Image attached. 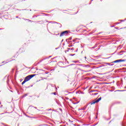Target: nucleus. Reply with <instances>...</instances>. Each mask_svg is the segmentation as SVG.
<instances>
[{
  "mask_svg": "<svg viewBox=\"0 0 126 126\" xmlns=\"http://www.w3.org/2000/svg\"><path fill=\"white\" fill-rule=\"evenodd\" d=\"M67 33H68V32L67 31L63 32L61 33L60 36L62 37V36H64V35H66Z\"/></svg>",
  "mask_w": 126,
  "mask_h": 126,
  "instance_id": "7ed1b4c3",
  "label": "nucleus"
},
{
  "mask_svg": "<svg viewBox=\"0 0 126 126\" xmlns=\"http://www.w3.org/2000/svg\"><path fill=\"white\" fill-rule=\"evenodd\" d=\"M121 62H125V60H122V59H120V60H116V61H115L113 62V63H121Z\"/></svg>",
  "mask_w": 126,
  "mask_h": 126,
  "instance_id": "20e7f679",
  "label": "nucleus"
},
{
  "mask_svg": "<svg viewBox=\"0 0 126 126\" xmlns=\"http://www.w3.org/2000/svg\"><path fill=\"white\" fill-rule=\"evenodd\" d=\"M34 76H35V74H33V75H30L28 76H27L24 81L22 82V85H23V84H24L25 83V82H27V81H29V80H30L31 79V78L34 77Z\"/></svg>",
  "mask_w": 126,
  "mask_h": 126,
  "instance_id": "f257e3e1",
  "label": "nucleus"
},
{
  "mask_svg": "<svg viewBox=\"0 0 126 126\" xmlns=\"http://www.w3.org/2000/svg\"><path fill=\"white\" fill-rule=\"evenodd\" d=\"M94 95H97V94H94Z\"/></svg>",
  "mask_w": 126,
  "mask_h": 126,
  "instance_id": "39448f33",
  "label": "nucleus"
},
{
  "mask_svg": "<svg viewBox=\"0 0 126 126\" xmlns=\"http://www.w3.org/2000/svg\"><path fill=\"white\" fill-rule=\"evenodd\" d=\"M100 100H101V97L98 98L97 100H93V101H92L91 102V105H93L94 104H96V103H98V102H99V101H100Z\"/></svg>",
  "mask_w": 126,
  "mask_h": 126,
  "instance_id": "f03ea898",
  "label": "nucleus"
}]
</instances>
